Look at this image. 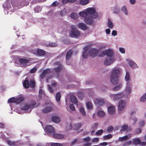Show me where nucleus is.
Masks as SVG:
<instances>
[{"label": "nucleus", "mask_w": 146, "mask_h": 146, "mask_svg": "<svg viewBox=\"0 0 146 146\" xmlns=\"http://www.w3.org/2000/svg\"><path fill=\"white\" fill-rule=\"evenodd\" d=\"M119 72V70L115 68L113 69L110 76V80L112 84H115L118 83L119 80L118 74Z\"/></svg>", "instance_id": "obj_1"}, {"label": "nucleus", "mask_w": 146, "mask_h": 146, "mask_svg": "<svg viewBox=\"0 0 146 146\" xmlns=\"http://www.w3.org/2000/svg\"><path fill=\"white\" fill-rule=\"evenodd\" d=\"M86 11L87 12L88 16H92L94 19H96L98 17V15L96 13V10L94 7H89L86 9Z\"/></svg>", "instance_id": "obj_2"}, {"label": "nucleus", "mask_w": 146, "mask_h": 146, "mask_svg": "<svg viewBox=\"0 0 146 146\" xmlns=\"http://www.w3.org/2000/svg\"><path fill=\"white\" fill-rule=\"evenodd\" d=\"M36 102L35 101H32L29 104H26L22 108V110H27L29 109H32L34 108V106L36 104Z\"/></svg>", "instance_id": "obj_3"}, {"label": "nucleus", "mask_w": 146, "mask_h": 146, "mask_svg": "<svg viewBox=\"0 0 146 146\" xmlns=\"http://www.w3.org/2000/svg\"><path fill=\"white\" fill-rule=\"evenodd\" d=\"M30 60L25 58H19V62L20 64L21 65V66L25 68L27 66V64L29 62Z\"/></svg>", "instance_id": "obj_4"}, {"label": "nucleus", "mask_w": 146, "mask_h": 146, "mask_svg": "<svg viewBox=\"0 0 146 146\" xmlns=\"http://www.w3.org/2000/svg\"><path fill=\"white\" fill-rule=\"evenodd\" d=\"M71 33L70 34V36L72 37L78 38L80 35V32L77 29L71 30Z\"/></svg>", "instance_id": "obj_5"}, {"label": "nucleus", "mask_w": 146, "mask_h": 146, "mask_svg": "<svg viewBox=\"0 0 146 146\" xmlns=\"http://www.w3.org/2000/svg\"><path fill=\"white\" fill-rule=\"evenodd\" d=\"M51 70L49 68H47L43 70L42 73L40 75V77L42 79L46 76V75L50 73Z\"/></svg>", "instance_id": "obj_6"}, {"label": "nucleus", "mask_w": 146, "mask_h": 146, "mask_svg": "<svg viewBox=\"0 0 146 146\" xmlns=\"http://www.w3.org/2000/svg\"><path fill=\"white\" fill-rule=\"evenodd\" d=\"M125 101L123 100H121L119 102L118 108L119 111L123 110L125 106Z\"/></svg>", "instance_id": "obj_7"}, {"label": "nucleus", "mask_w": 146, "mask_h": 146, "mask_svg": "<svg viewBox=\"0 0 146 146\" xmlns=\"http://www.w3.org/2000/svg\"><path fill=\"white\" fill-rule=\"evenodd\" d=\"M92 16H88L84 18V21L86 24L91 25L94 22Z\"/></svg>", "instance_id": "obj_8"}, {"label": "nucleus", "mask_w": 146, "mask_h": 146, "mask_svg": "<svg viewBox=\"0 0 146 146\" xmlns=\"http://www.w3.org/2000/svg\"><path fill=\"white\" fill-rule=\"evenodd\" d=\"M98 51L95 48H91L89 51V54L91 57H94L98 54Z\"/></svg>", "instance_id": "obj_9"}, {"label": "nucleus", "mask_w": 146, "mask_h": 146, "mask_svg": "<svg viewBox=\"0 0 146 146\" xmlns=\"http://www.w3.org/2000/svg\"><path fill=\"white\" fill-rule=\"evenodd\" d=\"M95 103L98 106H102L105 103L104 99L101 98H97L94 100Z\"/></svg>", "instance_id": "obj_10"}, {"label": "nucleus", "mask_w": 146, "mask_h": 146, "mask_svg": "<svg viewBox=\"0 0 146 146\" xmlns=\"http://www.w3.org/2000/svg\"><path fill=\"white\" fill-rule=\"evenodd\" d=\"M114 61V58H107L104 62V64L106 66L110 65Z\"/></svg>", "instance_id": "obj_11"}, {"label": "nucleus", "mask_w": 146, "mask_h": 146, "mask_svg": "<svg viewBox=\"0 0 146 146\" xmlns=\"http://www.w3.org/2000/svg\"><path fill=\"white\" fill-rule=\"evenodd\" d=\"M131 82L128 81L127 82L126 84V88L125 90L126 93L129 94L131 92Z\"/></svg>", "instance_id": "obj_12"}, {"label": "nucleus", "mask_w": 146, "mask_h": 146, "mask_svg": "<svg viewBox=\"0 0 146 146\" xmlns=\"http://www.w3.org/2000/svg\"><path fill=\"white\" fill-rule=\"evenodd\" d=\"M46 129L47 131L50 133H54L55 132L54 128L51 125H46Z\"/></svg>", "instance_id": "obj_13"}, {"label": "nucleus", "mask_w": 146, "mask_h": 146, "mask_svg": "<svg viewBox=\"0 0 146 146\" xmlns=\"http://www.w3.org/2000/svg\"><path fill=\"white\" fill-rule=\"evenodd\" d=\"M37 53L38 56H43L46 54V52L42 49H38L37 50Z\"/></svg>", "instance_id": "obj_14"}, {"label": "nucleus", "mask_w": 146, "mask_h": 146, "mask_svg": "<svg viewBox=\"0 0 146 146\" xmlns=\"http://www.w3.org/2000/svg\"><path fill=\"white\" fill-rule=\"evenodd\" d=\"M70 99L71 102H73L75 105H78V102L76 97L74 96H72L70 97Z\"/></svg>", "instance_id": "obj_15"}, {"label": "nucleus", "mask_w": 146, "mask_h": 146, "mask_svg": "<svg viewBox=\"0 0 146 146\" xmlns=\"http://www.w3.org/2000/svg\"><path fill=\"white\" fill-rule=\"evenodd\" d=\"M24 98L23 96H20L16 98L15 103L17 104H19L24 100Z\"/></svg>", "instance_id": "obj_16"}, {"label": "nucleus", "mask_w": 146, "mask_h": 146, "mask_svg": "<svg viewBox=\"0 0 146 146\" xmlns=\"http://www.w3.org/2000/svg\"><path fill=\"white\" fill-rule=\"evenodd\" d=\"M133 143L135 145H138L141 143V140L138 138H135L133 139Z\"/></svg>", "instance_id": "obj_17"}, {"label": "nucleus", "mask_w": 146, "mask_h": 146, "mask_svg": "<svg viewBox=\"0 0 146 146\" xmlns=\"http://www.w3.org/2000/svg\"><path fill=\"white\" fill-rule=\"evenodd\" d=\"M72 54V50H69L67 52L66 55V60L70 59Z\"/></svg>", "instance_id": "obj_18"}, {"label": "nucleus", "mask_w": 146, "mask_h": 146, "mask_svg": "<svg viewBox=\"0 0 146 146\" xmlns=\"http://www.w3.org/2000/svg\"><path fill=\"white\" fill-rule=\"evenodd\" d=\"M53 137L54 138L57 139H62L64 138V135L58 133H54L53 134Z\"/></svg>", "instance_id": "obj_19"}, {"label": "nucleus", "mask_w": 146, "mask_h": 146, "mask_svg": "<svg viewBox=\"0 0 146 146\" xmlns=\"http://www.w3.org/2000/svg\"><path fill=\"white\" fill-rule=\"evenodd\" d=\"M78 27L79 28L83 30H86L87 28L86 25L82 23H79L78 25Z\"/></svg>", "instance_id": "obj_20"}, {"label": "nucleus", "mask_w": 146, "mask_h": 146, "mask_svg": "<svg viewBox=\"0 0 146 146\" xmlns=\"http://www.w3.org/2000/svg\"><path fill=\"white\" fill-rule=\"evenodd\" d=\"M108 113L111 114H112L115 112V108L113 106H110L108 108Z\"/></svg>", "instance_id": "obj_21"}, {"label": "nucleus", "mask_w": 146, "mask_h": 146, "mask_svg": "<svg viewBox=\"0 0 146 146\" xmlns=\"http://www.w3.org/2000/svg\"><path fill=\"white\" fill-rule=\"evenodd\" d=\"M106 54L107 56L111 57L113 55V52L112 50L110 49L106 50Z\"/></svg>", "instance_id": "obj_22"}, {"label": "nucleus", "mask_w": 146, "mask_h": 146, "mask_svg": "<svg viewBox=\"0 0 146 146\" xmlns=\"http://www.w3.org/2000/svg\"><path fill=\"white\" fill-rule=\"evenodd\" d=\"M62 65L59 64L58 67L54 68V70L56 72L58 73L62 71Z\"/></svg>", "instance_id": "obj_23"}, {"label": "nucleus", "mask_w": 146, "mask_h": 146, "mask_svg": "<svg viewBox=\"0 0 146 146\" xmlns=\"http://www.w3.org/2000/svg\"><path fill=\"white\" fill-rule=\"evenodd\" d=\"M52 110V108L51 106H49L45 107L43 109L42 111L44 113H47L50 112Z\"/></svg>", "instance_id": "obj_24"}, {"label": "nucleus", "mask_w": 146, "mask_h": 146, "mask_svg": "<svg viewBox=\"0 0 146 146\" xmlns=\"http://www.w3.org/2000/svg\"><path fill=\"white\" fill-rule=\"evenodd\" d=\"M121 127V131H130L131 129L130 127L128 128V125H124Z\"/></svg>", "instance_id": "obj_25"}, {"label": "nucleus", "mask_w": 146, "mask_h": 146, "mask_svg": "<svg viewBox=\"0 0 146 146\" xmlns=\"http://www.w3.org/2000/svg\"><path fill=\"white\" fill-rule=\"evenodd\" d=\"M29 82L28 80H25L24 81L23 84L24 87L27 88L29 87Z\"/></svg>", "instance_id": "obj_26"}, {"label": "nucleus", "mask_w": 146, "mask_h": 146, "mask_svg": "<svg viewBox=\"0 0 146 146\" xmlns=\"http://www.w3.org/2000/svg\"><path fill=\"white\" fill-rule=\"evenodd\" d=\"M52 120L53 122L55 123H58L60 121V119L58 117L55 116L52 117Z\"/></svg>", "instance_id": "obj_27"}, {"label": "nucleus", "mask_w": 146, "mask_h": 146, "mask_svg": "<svg viewBox=\"0 0 146 146\" xmlns=\"http://www.w3.org/2000/svg\"><path fill=\"white\" fill-rule=\"evenodd\" d=\"M113 95H114V100H119V99L120 98H122V96L121 95V94H114Z\"/></svg>", "instance_id": "obj_28"}, {"label": "nucleus", "mask_w": 146, "mask_h": 146, "mask_svg": "<svg viewBox=\"0 0 146 146\" xmlns=\"http://www.w3.org/2000/svg\"><path fill=\"white\" fill-rule=\"evenodd\" d=\"M130 66L132 68H136L137 66L136 64L133 61H130L129 62Z\"/></svg>", "instance_id": "obj_29"}, {"label": "nucleus", "mask_w": 146, "mask_h": 146, "mask_svg": "<svg viewBox=\"0 0 146 146\" xmlns=\"http://www.w3.org/2000/svg\"><path fill=\"white\" fill-rule=\"evenodd\" d=\"M70 17L74 19H77L78 17V14L76 13H72L70 15Z\"/></svg>", "instance_id": "obj_30"}, {"label": "nucleus", "mask_w": 146, "mask_h": 146, "mask_svg": "<svg viewBox=\"0 0 146 146\" xmlns=\"http://www.w3.org/2000/svg\"><path fill=\"white\" fill-rule=\"evenodd\" d=\"M61 97V95L60 92H58L57 93L55 96V98L57 102H58L60 101Z\"/></svg>", "instance_id": "obj_31"}, {"label": "nucleus", "mask_w": 146, "mask_h": 146, "mask_svg": "<svg viewBox=\"0 0 146 146\" xmlns=\"http://www.w3.org/2000/svg\"><path fill=\"white\" fill-rule=\"evenodd\" d=\"M89 2V0H80V4L82 5H86Z\"/></svg>", "instance_id": "obj_32"}, {"label": "nucleus", "mask_w": 146, "mask_h": 146, "mask_svg": "<svg viewBox=\"0 0 146 146\" xmlns=\"http://www.w3.org/2000/svg\"><path fill=\"white\" fill-rule=\"evenodd\" d=\"M79 15L82 17H85L88 15L87 12L84 11H82L79 12Z\"/></svg>", "instance_id": "obj_33"}, {"label": "nucleus", "mask_w": 146, "mask_h": 146, "mask_svg": "<svg viewBox=\"0 0 146 146\" xmlns=\"http://www.w3.org/2000/svg\"><path fill=\"white\" fill-rule=\"evenodd\" d=\"M35 81L34 80H30L29 84V86H30L31 88H33L35 87Z\"/></svg>", "instance_id": "obj_34"}, {"label": "nucleus", "mask_w": 146, "mask_h": 146, "mask_svg": "<svg viewBox=\"0 0 146 146\" xmlns=\"http://www.w3.org/2000/svg\"><path fill=\"white\" fill-rule=\"evenodd\" d=\"M128 138V136L127 135H125L122 137H119V140L120 141H122L127 140Z\"/></svg>", "instance_id": "obj_35"}, {"label": "nucleus", "mask_w": 146, "mask_h": 146, "mask_svg": "<svg viewBox=\"0 0 146 146\" xmlns=\"http://www.w3.org/2000/svg\"><path fill=\"white\" fill-rule=\"evenodd\" d=\"M86 106L88 109H92L93 108V106L92 103L90 102H88L86 104Z\"/></svg>", "instance_id": "obj_36"}, {"label": "nucleus", "mask_w": 146, "mask_h": 146, "mask_svg": "<svg viewBox=\"0 0 146 146\" xmlns=\"http://www.w3.org/2000/svg\"><path fill=\"white\" fill-rule=\"evenodd\" d=\"M108 26L110 29H112L113 26V23L109 19H108Z\"/></svg>", "instance_id": "obj_37"}, {"label": "nucleus", "mask_w": 146, "mask_h": 146, "mask_svg": "<svg viewBox=\"0 0 146 146\" xmlns=\"http://www.w3.org/2000/svg\"><path fill=\"white\" fill-rule=\"evenodd\" d=\"M79 111L82 115L83 116H85L86 115V113L83 108H80L79 109Z\"/></svg>", "instance_id": "obj_38"}, {"label": "nucleus", "mask_w": 146, "mask_h": 146, "mask_svg": "<svg viewBox=\"0 0 146 146\" xmlns=\"http://www.w3.org/2000/svg\"><path fill=\"white\" fill-rule=\"evenodd\" d=\"M112 137V136L111 134H109L104 136L103 139L104 140L108 139L111 138Z\"/></svg>", "instance_id": "obj_39"}, {"label": "nucleus", "mask_w": 146, "mask_h": 146, "mask_svg": "<svg viewBox=\"0 0 146 146\" xmlns=\"http://www.w3.org/2000/svg\"><path fill=\"white\" fill-rule=\"evenodd\" d=\"M82 125L81 123H79L74 125L75 129L77 130H78L81 127Z\"/></svg>", "instance_id": "obj_40"}, {"label": "nucleus", "mask_w": 146, "mask_h": 146, "mask_svg": "<svg viewBox=\"0 0 146 146\" xmlns=\"http://www.w3.org/2000/svg\"><path fill=\"white\" fill-rule=\"evenodd\" d=\"M98 115L100 117H103L105 115L104 112L102 111H98Z\"/></svg>", "instance_id": "obj_41"}, {"label": "nucleus", "mask_w": 146, "mask_h": 146, "mask_svg": "<svg viewBox=\"0 0 146 146\" xmlns=\"http://www.w3.org/2000/svg\"><path fill=\"white\" fill-rule=\"evenodd\" d=\"M121 10L126 15L128 14L127 9L125 6H124L122 8Z\"/></svg>", "instance_id": "obj_42"}, {"label": "nucleus", "mask_w": 146, "mask_h": 146, "mask_svg": "<svg viewBox=\"0 0 146 146\" xmlns=\"http://www.w3.org/2000/svg\"><path fill=\"white\" fill-rule=\"evenodd\" d=\"M60 15L62 16H65L67 14L66 12L65 9H64L61 11L60 13Z\"/></svg>", "instance_id": "obj_43"}, {"label": "nucleus", "mask_w": 146, "mask_h": 146, "mask_svg": "<svg viewBox=\"0 0 146 146\" xmlns=\"http://www.w3.org/2000/svg\"><path fill=\"white\" fill-rule=\"evenodd\" d=\"M15 98L12 97L9 99L8 100V102L9 103H15Z\"/></svg>", "instance_id": "obj_44"}, {"label": "nucleus", "mask_w": 146, "mask_h": 146, "mask_svg": "<svg viewBox=\"0 0 146 146\" xmlns=\"http://www.w3.org/2000/svg\"><path fill=\"white\" fill-rule=\"evenodd\" d=\"M130 78V75L129 73L128 72H126L125 76V79L126 81H128L129 80Z\"/></svg>", "instance_id": "obj_45"}, {"label": "nucleus", "mask_w": 146, "mask_h": 146, "mask_svg": "<svg viewBox=\"0 0 146 146\" xmlns=\"http://www.w3.org/2000/svg\"><path fill=\"white\" fill-rule=\"evenodd\" d=\"M146 100V93L143 95L141 98L140 101L141 102H144Z\"/></svg>", "instance_id": "obj_46"}, {"label": "nucleus", "mask_w": 146, "mask_h": 146, "mask_svg": "<svg viewBox=\"0 0 146 146\" xmlns=\"http://www.w3.org/2000/svg\"><path fill=\"white\" fill-rule=\"evenodd\" d=\"M106 55V50L104 51H103L101 52L99 55V57H102L104 56L105 55Z\"/></svg>", "instance_id": "obj_47"}, {"label": "nucleus", "mask_w": 146, "mask_h": 146, "mask_svg": "<svg viewBox=\"0 0 146 146\" xmlns=\"http://www.w3.org/2000/svg\"><path fill=\"white\" fill-rule=\"evenodd\" d=\"M104 132V131L102 129H100L96 133V134L97 135H101Z\"/></svg>", "instance_id": "obj_48"}, {"label": "nucleus", "mask_w": 146, "mask_h": 146, "mask_svg": "<svg viewBox=\"0 0 146 146\" xmlns=\"http://www.w3.org/2000/svg\"><path fill=\"white\" fill-rule=\"evenodd\" d=\"M7 143L10 146H15V143L14 142H12L10 141H8Z\"/></svg>", "instance_id": "obj_49"}, {"label": "nucleus", "mask_w": 146, "mask_h": 146, "mask_svg": "<svg viewBox=\"0 0 146 146\" xmlns=\"http://www.w3.org/2000/svg\"><path fill=\"white\" fill-rule=\"evenodd\" d=\"M86 50H85L82 54L83 57L85 58H87L88 55V54L86 52Z\"/></svg>", "instance_id": "obj_50"}, {"label": "nucleus", "mask_w": 146, "mask_h": 146, "mask_svg": "<svg viewBox=\"0 0 146 146\" xmlns=\"http://www.w3.org/2000/svg\"><path fill=\"white\" fill-rule=\"evenodd\" d=\"M113 127L112 126H110L107 129V131L109 133L111 132L113 130Z\"/></svg>", "instance_id": "obj_51"}, {"label": "nucleus", "mask_w": 146, "mask_h": 146, "mask_svg": "<svg viewBox=\"0 0 146 146\" xmlns=\"http://www.w3.org/2000/svg\"><path fill=\"white\" fill-rule=\"evenodd\" d=\"M48 90L51 93H53L54 91V89L52 88V87L50 86H48Z\"/></svg>", "instance_id": "obj_52"}, {"label": "nucleus", "mask_w": 146, "mask_h": 146, "mask_svg": "<svg viewBox=\"0 0 146 146\" xmlns=\"http://www.w3.org/2000/svg\"><path fill=\"white\" fill-rule=\"evenodd\" d=\"M121 84H119V85L116 86L114 88L113 90L114 91H116L118 90L121 87Z\"/></svg>", "instance_id": "obj_53"}, {"label": "nucleus", "mask_w": 146, "mask_h": 146, "mask_svg": "<svg viewBox=\"0 0 146 146\" xmlns=\"http://www.w3.org/2000/svg\"><path fill=\"white\" fill-rule=\"evenodd\" d=\"M119 12V9L117 7H115L114 9L113 13L116 14H118Z\"/></svg>", "instance_id": "obj_54"}, {"label": "nucleus", "mask_w": 146, "mask_h": 146, "mask_svg": "<svg viewBox=\"0 0 146 146\" xmlns=\"http://www.w3.org/2000/svg\"><path fill=\"white\" fill-rule=\"evenodd\" d=\"M70 108L72 110L74 111L75 110L74 106L73 104H71L70 105Z\"/></svg>", "instance_id": "obj_55"}, {"label": "nucleus", "mask_w": 146, "mask_h": 146, "mask_svg": "<svg viewBox=\"0 0 146 146\" xmlns=\"http://www.w3.org/2000/svg\"><path fill=\"white\" fill-rule=\"evenodd\" d=\"M37 70V68L36 67H34L30 71V73L32 74L35 73Z\"/></svg>", "instance_id": "obj_56"}, {"label": "nucleus", "mask_w": 146, "mask_h": 146, "mask_svg": "<svg viewBox=\"0 0 146 146\" xmlns=\"http://www.w3.org/2000/svg\"><path fill=\"white\" fill-rule=\"evenodd\" d=\"M56 43L54 42H51L49 44V45L50 46L54 47L56 46Z\"/></svg>", "instance_id": "obj_57"}, {"label": "nucleus", "mask_w": 146, "mask_h": 146, "mask_svg": "<svg viewBox=\"0 0 146 146\" xmlns=\"http://www.w3.org/2000/svg\"><path fill=\"white\" fill-rule=\"evenodd\" d=\"M44 92L42 89H40L39 90V95L38 96H41L42 95H43L44 94Z\"/></svg>", "instance_id": "obj_58"}, {"label": "nucleus", "mask_w": 146, "mask_h": 146, "mask_svg": "<svg viewBox=\"0 0 146 146\" xmlns=\"http://www.w3.org/2000/svg\"><path fill=\"white\" fill-rule=\"evenodd\" d=\"M40 8L38 6L35 7L34 9L35 12L37 13L38 12L40 11V10H39V9Z\"/></svg>", "instance_id": "obj_59"}, {"label": "nucleus", "mask_w": 146, "mask_h": 146, "mask_svg": "<svg viewBox=\"0 0 146 146\" xmlns=\"http://www.w3.org/2000/svg\"><path fill=\"white\" fill-rule=\"evenodd\" d=\"M144 121L142 120L139 123V126L140 127H142L144 125Z\"/></svg>", "instance_id": "obj_60"}, {"label": "nucleus", "mask_w": 146, "mask_h": 146, "mask_svg": "<svg viewBox=\"0 0 146 146\" xmlns=\"http://www.w3.org/2000/svg\"><path fill=\"white\" fill-rule=\"evenodd\" d=\"M141 132V130L140 129L138 128L135 131V133L136 134H139Z\"/></svg>", "instance_id": "obj_61"}, {"label": "nucleus", "mask_w": 146, "mask_h": 146, "mask_svg": "<svg viewBox=\"0 0 146 146\" xmlns=\"http://www.w3.org/2000/svg\"><path fill=\"white\" fill-rule=\"evenodd\" d=\"M119 50L122 53H125V50L123 48H119Z\"/></svg>", "instance_id": "obj_62"}, {"label": "nucleus", "mask_w": 146, "mask_h": 146, "mask_svg": "<svg viewBox=\"0 0 146 146\" xmlns=\"http://www.w3.org/2000/svg\"><path fill=\"white\" fill-rule=\"evenodd\" d=\"M52 4L53 6H56L58 5V3L57 1H56L53 2Z\"/></svg>", "instance_id": "obj_63"}, {"label": "nucleus", "mask_w": 146, "mask_h": 146, "mask_svg": "<svg viewBox=\"0 0 146 146\" xmlns=\"http://www.w3.org/2000/svg\"><path fill=\"white\" fill-rule=\"evenodd\" d=\"M78 141V140L76 139H75L73 140L71 143V145H73L75 144V143L77 142Z\"/></svg>", "instance_id": "obj_64"}]
</instances>
